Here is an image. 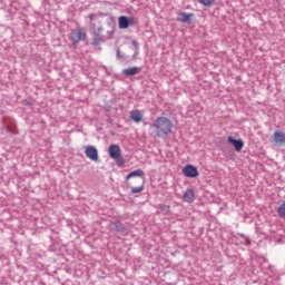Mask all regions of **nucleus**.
Segmentation results:
<instances>
[{
	"instance_id": "ddd939ff",
	"label": "nucleus",
	"mask_w": 285,
	"mask_h": 285,
	"mask_svg": "<svg viewBox=\"0 0 285 285\" xmlns=\"http://www.w3.org/2000/svg\"><path fill=\"white\" fill-rule=\"evenodd\" d=\"M118 26H119V29H128L129 28L128 18L124 16L118 18Z\"/></svg>"
},
{
	"instance_id": "423d86ee",
	"label": "nucleus",
	"mask_w": 285,
	"mask_h": 285,
	"mask_svg": "<svg viewBox=\"0 0 285 285\" xmlns=\"http://www.w3.org/2000/svg\"><path fill=\"white\" fill-rule=\"evenodd\" d=\"M85 155L87 158L97 161L99 159L98 149L95 146L86 147Z\"/></svg>"
},
{
	"instance_id": "6ab92c4d",
	"label": "nucleus",
	"mask_w": 285,
	"mask_h": 285,
	"mask_svg": "<svg viewBox=\"0 0 285 285\" xmlns=\"http://www.w3.org/2000/svg\"><path fill=\"white\" fill-rule=\"evenodd\" d=\"M88 18H89L90 21H92L94 18H95V14H89Z\"/></svg>"
},
{
	"instance_id": "2eb2a0df",
	"label": "nucleus",
	"mask_w": 285,
	"mask_h": 285,
	"mask_svg": "<svg viewBox=\"0 0 285 285\" xmlns=\"http://www.w3.org/2000/svg\"><path fill=\"white\" fill-rule=\"evenodd\" d=\"M199 3H202L203 6H206V7H210L215 3V0H198Z\"/></svg>"
},
{
	"instance_id": "f257e3e1",
	"label": "nucleus",
	"mask_w": 285,
	"mask_h": 285,
	"mask_svg": "<svg viewBox=\"0 0 285 285\" xmlns=\"http://www.w3.org/2000/svg\"><path fill=\"white\" fill-rule=\"evenodd\" d=\"M173 126V121L166 117H158L153 124L157 137H164L171 134Z\"/></svg>"
},
{
	"instance_id": "a211bd4d",
	"label": "nucleus",
	"mask_w": 285,
	"mask_h": 285,
	"mask_svg": "<svg viewBox=\"0 0 285 285\" xmlns=\"http://www.w3.org/2000/svg\"><path fill=\"white\" fill-rule=\"evenodd\" d=\"M131 45H132L136 49L139 48V43H138L137 41H132Z\"/></svg>"
},
{
	"instance_id": "9d476101",
	"label": "nucleus",
	"mask_w": 285,
	"mask_h": 285,
	"mask_svg": "<svg viewBox=\"0 0 285 285\" xmlns=\"http://www.w3.org/2000/svg\"><path fill=\"white\" fill-rule=\"evenodd\" d=\"M183 200L186 203H194L195 202V191L194 189H187L183 195Z\"/></svg>"
},
{
	"instance_id": "dca6fc26",
	"label": "nucleus",
	"mask_w": 285,
	"mask_h": 285,
	"mask_svg": "<svg viewBox=\"0 0 285 285\" xmlns=\"http://www.w3.org/2000/svg\"><path fill=\"white\" fill-rule=\"evenodd\" d=\"M128 27L136 24V21L134 18H127Z\"/></svg>"
},
{
	"instance_id": "0eeeda50",
	"label": "nucleus",
	"mask_w": 285,
	"mask_h": 285,
	"mask_svg": "<svg viewBox=\"0 0 285 285\" xmlns=\"http://www.w3.org/2000/svg\"><path fill=\"white\" fill-rule=\"evenodd\" d=\"M108 154L111 159H118L121 156V148L119 145H110Z\"/></svg>"
},
{
	"instance_id": "39448f33",
	"label": "nucleus",
	"mask_w": 285,
	"mask_h": 285,
	"mask_svg": "<svg viewBox=\"0 0 285 285\" xmlns=\"http://www.w3.org/2000/svg\"><path fill=\"white\" fill-rule=\"evenodd\" d=\"M227 140L238 153H240L245 147V142L243 139H235L233 136H228Z\"/></svg>"
},
{
	"instance_id": "4468645a",
	"label": "nucleus",
	"mask_w": 285,
	"mask_h": 285,
	"mask_svg": "<svg viewBox=\"0 0 285 285\" xmlns=\"http://www.w3.org/2000/svg\"><path fill=\"white\" fill-rule=\"evenodd\" d=\"M278 216L285 218V203H283L277 209Z\"/></svg>"
},
{
	"instance_id": "20e7f679",
	"label": "nucleus",
	"mask_w": 285,
	"mask_h": 285,
	"mask_svg": "<svg viewBox=\"0 0 285 285\" xmlns=\"http://www.w3.org/2000/svg\"><path fill=\"white\" fill-rule=\"evenodd\" d=\"M183 174L188 178H196L199 176L197 167L193 165H186L183 169Z\"/></svg>"
},
{
	"instance_id": "f03ea898",
	"label": "nucleus",
	"mask_w": 285,
	"mask_h": 285,
	"mask_svg": "<svg viewBox=\"0 0 285 285\" xmlns=\"http://www.w3.org/2000/svg\"><path fill=\"white\" fill-rule=\"evenodd\" d=\"M132 177H139L136 183L139 184L137 187H131L132 194H139L145 189V171L142 169L134 170L127 175L126 179L129 180Z\"/></svg>"
},
{
	"instance_id": "1a4fd4ad",
	"label": "nucleus",
	"mask_w": 285,
	"mask_h": 285,
	"mask_svg": "<svg viewBox=\"0 0 285 285\" xmlns=\"http://www.w3.org/2000/svg\"><path fill=\"white\" fill-rule=\"evenodd\" d=\"M273 140L276 145H285V134H284V131H274Z\"/></svg>"
},
{
	"instance_id": "9b49d317",
	"label": "nucleus",
	"mask_w": 285,
	"mask_h": 285,
	"mask_svg": "<svg viewBox=\"0 0 285 285\" xmlns=\"http://www.w3.org/2000/svg\"><path fill=\"white\" fill-rule=\"evenodd\" d=\"M129 115H130L129 116L130 119L132 121H135L136 124L142 121V119H144V116H142V114L139 110H131Z\"/></svg>"
},
{
	"instance_id": "f8f14e48",
	"label": "nucleus",
	"mask_w": 285,
	"mask_h": 285,
	"mask_svg": "<svg viewBox=\"0 0 285 285\" xmlns=\"http://www.w3.org/2000/svg\"><path fill=\"white\" fill-rule=\"evenodd\" d=\"M141 72V68L131 67L122 70L124 76H136Z\"/></svg>"
},
{
	"instance_id": "7ed1b4c3",
	"label": "nucleus",
	"mask_w": 285,
	"mask_h": 285,
	"mask_svg": "<svg viewBox=\"0 0 285 285\" xmlns=\"http://www.w3.org/2000/svg\"><path fill=\"white\" fill-rule=\"evenodd\" d=\"M87 40V31L85 29H76L71 32V41L73 45H79L80 41Z\"/></svg>"
},
{
	"instance_id": "f3484780",
	"label": "nucleus",
	"mask_w": 285,
	"mask_h": 285,
	"mask_svg": "<svg viewBox=\"0 0 285 285\" xmlns=\"http://www.w3.org/2000/svg\"><path fill=\"white\" fill-rule=\"evenodd\" d=\"M92 46H95V47H97V46H99L100 43H99V40L98 39H92V43H91Z\"/></svg>"
},
{
	"instance_id": "6e6552de",
	"label": "nucleus",
	"mask_w": 285,
	"mask_h": 285,
	"mask_svg": "<svg viewBox=\"0 0 285 285\" xmlns=\"http://www.w3.org/2000/svg\"><path fill=\"white\" fill-rule=\"evenodd\" d=\"M194 18H195L194 13L181 12V13H178L177 21L181 23L191 24Z\"/></svg>"
}]
</instances>
